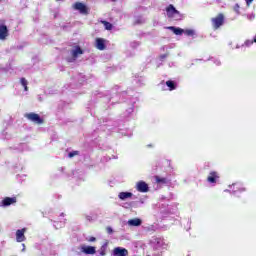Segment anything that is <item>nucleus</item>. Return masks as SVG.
<instances>
[{
	"label": "nucleus",
	"mask_w": 256,
	"mask_h": 256,
	"mask_svg": "<svg viewBox=\"0 0 256 256\" xmlns=\"http://www.w3.org/2000/svg\"><path fill=\"white\" fill-rule=\"evenodd\" d=\"M113 255L114 256H127V255H129V251H127V249L122 248V247H116L113 250Z\"/></svg>",
	"instance_id": "9d476101"
},
{
	"label": "nucleus",
	"mask_w": 256,
	"mask_h": 256,
	"mask_svg": "<svg viewBox=\"0 0 256 256\" xmlns=\"http://www.w3.org/2000/svg\"><path fill=\"white\" fill-rule=\"evenodd\" d=\"M8 35H9V30L7 29V26L0 25V40L5 41Z\"/></svg>",
	"instance_id": "9b49d317"
},
{
	"label": "nucleus",
	"mask_w": 256,
	"mask_h": 256,
	"mask_svg": "<svg viewBox=\"0 0 256 256\" xmlns=\"http://www.w3.org/2000/svg\"><path fill=\"white\" fill-rule=\"evenodd\" d=\"M234 11H235L236 13H239V4H235V6H234Z\"/></svg>",
	"instance_id": "b1692460"
},
{
	"label": "nucleus",
	"mask_w": 256,
	"mask_h": 256,
	"mask_svg": "<svg viewBox=\"0 0 256 256\" xmlns=\"http://www.w3.org/2000/svg\"><path fill=\"white\" fill-rule=\"evenodd\" d=\"M22 251H25V244H22Z\"/></svg>",
	"instance_id": "c756f323"
},
{
	"label": "nucleus",
	"mask_w": 256,
	"mask_h": 256,
	"mask_svg": "<svg viewBox=\"0 0 256 256\" xmlns=\"http://www.w3.org/2000/svg\"><path fill=\"white\" fill-rule=\"evenodd\" d=\"M71 55H72V58H68L69 63H73V61H76V59H77V57H79V55H83V50L81 49V47L75 46L71 50Z\"/></svg>",
	"instance_id": "20e7f679"
},
{
	"label": "nucleus",
	"mask_w": 256,
	"mask_h": 256,
	"mask_svg": "<svg viewBox=\"0 0 256 256\" xmlns=\"http://www.w3.org/2000/svg\"><path fill=\"white\" fill-rule=\"evenodd\" d=\"M106 231H107V233L111 234V233H113V228L107 227V228H106Z\"/></svg>",
	"instance_id": "393cba45"
},
{
	"label": "nucleus",
	"mask_w": 256,
	"mask_h": 256,
	"mask_svg": "<svg viewBox=\"0 0 256 256\" xmlns=\"http://www.w3.org/2000/svg\"><path fill=\"white\" fill-rule=\"evenodd\" d=\"M137 23H143V21H137Z\"/></svg>",
	"instance_id": "7c9ffc66"
},
{
	"label": "nucleus",
	"mask_w": 256,
	"mask_h": 256,
	"mask_svg": "<svg viewBox=\"0 0 256 256\" xmlns=\"http://www.w3.org/2000/svg\"><path fill=\"white\" fill-rule=\"evenodd\" d=\"M245 45H247V46H249V45H253V41H249V40H247V41L245 42Z\"/></svg>",
	"instance_id": "bb28decb"
},
{
	"label": "nucleus",
	"mask_w": 256,
	"mask_h": 256,
	"mask_svg": "<svg viewBox=\"0 0 256 256\" xmlns=\"http://www.w3.org/2000/svg\"><path fill=\"white\" fill-rule=\"evenodd\" d=\"M184 33H186L188 36L195 35V31L194 30H186V31H184Z\"/></svg>",
	"instance_id": "4be33fe9"
},
{
	"label": "nucleus",
	"mask_w": 256,
	"mask_h": 256,
	"mask_svg": "<svg viewBox=\"0 0 256 256\" xmlns=\"http://www.w3.org/2000/svg\"><path fill=\"white\" fill-rule=\"evenodd\" d=\"M241 191H245V188H241Z\"/></svg>",
	"instance_id": "2f4dec72"
},
{
	"label": "nucleus",
	"mask_w": 256,
	"mask_h": 256,
	"mask_svg": "<svg viewBox=\"0 0 256 256\" xmlns=\"http://www.w3.org/2000/svg\"><path fill=\"white\" fill-rule=\"evenodd\" d=\"M166 14L169 19H174L175 21H179L181 19V13L175 9V6L169 5L166 8Z\"/></svg>",
	"instance_id": "f257e3e1"
},
{
	"label": "nucleus",
	"mask_w": 256,
	"mask_h": 256,
	"mask_svg": "<svg viewBox=\"0 0 256 256\" xmlns=\"http://www.w3.org/2000/svg\"><path fill=\"white\" fill-rule=\"evenodd\" d=\"M99 256H105V250L103 248H101L99 252Z\"/></svg>",
	"instance_id": "a878e982"
},
{
	"label": "nucleus",
	"mask_w": 256,
	"mask_h": 256,
	"mask_svg": "<svg viewBox=\"0 0 256 256\" xmlns=\"http://www.w3.org/2000/svg\"><path fill=\"white\" fill-rule=\"evenodd\" d=\"M79 249L84 255H95L97 253V248L94 246L82 244Z\"/></svg>",
	"instance_id": "7ed1b4c3"
},
{
	"label": "nucleus",
	"mask_w": 256,
	"mask_h": 256,
	"mask_svg": "<svg viewBox=\"0 0 256 256\" xmlns=\"http://www.w3.org/2000/svg\"><path fill=\"white\" fill-rule=\"evenodd\" d=\"M136 189L140 193H147L149 191V185H147L145 181H139L136 184Z\"/></svg>",
	"instance_id": "1a4fd4ad"
},
{
	"label": "nucleus",
	"mask_w": 256,
	"mask_h": 256,
	"mask_svg": "<svg viewBox=\"0 0 256 256\" xmlns=\"http://www.w3.org/2000/svg\"><path fill=\"white\" fill-rule=\"evenodd\" d=\"M128 225L129 227H140L141 223H143V221L139 218H134V219H130L128 220Z\"/></svg>",
	"instance_id": "ddd939ff"
},
{
	"label": "nucleus",
	"mask_w": 256,
	"mask_h": 256,
	"mask_svg": "<svg viewBox=\"0 0 256 256\" xmlns=\"http://www.w3.org/2000/svg\"><path fill=\"white\" fill-rule=\"evenodd\" d=\"M102 23L107 31H111V29H113V24H111L107 21H102Z\"/></svg>",
	"instance_id": "f3484780"
},
{
	"label": "nucleus",
	"mask_w": 256,
	"mask_h": 256,
	"mask_svg": "<svg viewBox=\"0 0 256 256\" xmlns=\"http://www.w3.org/2000/svg\"><path fill=\"white\" fill-rule=\"evenodd\" d=\"M217 179H219V174L217 172H210L207 181L208 183H217Z\"/></svg>",
	"instance_id": "4468645a"
},
{
	"label": "nucleus",
	"mask_w": 256,
	"mask_h": 256,
	"mask_svg": "<svg viewBox=\"0 0 256 256\" xmlns=\"http://www.w3.org/2000/svg\"><path fill=\"white\" fill-rule=\"evenodd\" d=\"M254 43H256V37L254 38Z\"/></svg>",
	"instance_id": "473e14b6"
},
{
	"label": "nucleus",
	"mask_w": 256,
	"mask_h": 256,
	"mask_svg": "<svg viewBox=\"0 0 256 256\" xmlns=\"http://www.w3.org/2000/svg\"><path fill=\"white\" fill-rule=\"evenodd\" d=\"M77 155H79V151H73V152H70V153L68 154V157H69L70 159H72V157H75V156H77Z\"/></svg>",
	"instance_id": "412c9836"
},
{
	"label": "nucleus",
	"mask_w": 256,
	"mask_h": 256,
	"mask_svg": "<svg viewBox=\"0 0 256 256\" xmlns=\"http://www.w3.org/2000/svg\"><path fill=\"white\" fill-rule=\"evenodd\" d=\"M13 203H17V198L13 197V198H10V197H6L4 198V200L2 201V205L4 207H9V205H13Z\"/></svg>",
	"instance_id": "f8f14e48"
},
{
	"label": "nucleus",
	"mask_w": 256,
	"mask_h": 256,
	"mask_svg": "<svg viewBox=\"0 0 256 256\" xmlns=\"http://www.w3.org/2000/svg\"><path fill=\"white\" fill-rule=\"evenodd\" d=\"M224 21H225V18L223 16V14H219L215 18H212L213 28L219 29V27H221V25H223Z\"/></svg>",
	"instance_id": "39448f33"
},
{
	"label": "nucleus",
	"mask_w": 256,
	"mask_h": 256,
	"mask_svg": "<svg viewBox=\"0 0 256 256\" xmlns=\"http://www.w3.org/2000/svg\"><path fill=\"white\" fill-rule=\"evenodd\" d=\"M106 43H107V40L103 38H96L95 47L99 51H105V49H107Z\"/></svg>",
	"instance_id": "423d86ee"
},
{
	"label": "nucleus",
	"mask_w": 256,
	"mask_h": 256,
	"mask_svg": "<svg viewBox=\"0 0 256 256\" xmlns=\"http://www.w3.org/2000/svg\"><path fill=\"white\" fill-rule=\"evenodd\" d=\"M111 1H117V0H111Z\"/></svg>",
	"instance_id": "72a5a7b5"
},
{
	"label": "nucleus",
	"mask_w": 256,
	"mask_h": 256,
	"mask_svg": "<svg viewBox=\"0 0 256 256\" xmlns=\"http://www.w3.org/2000/svg\"><path fill=\"white\" fill-rule=\"evenodd\" d=\"M168 29H169L170 31H173V33H174L175 35H183V33H185V30H183V29H181V28H175L174 26H170V27H168Z\"/></svg>",
	"instance_id": "dca6fc26"
},
{
	"label": "nucleus",
	"mask_w": 256,
	"mask_h": 256,
	"mask_svg": "<svg viewBox=\"0 0 256 256\" xmlns=\"http://www.w3.org/2000/svg\"><path fill=\"white\" fill-rule=\"evenodd\" d=\"M253 3V0H246V5H251Z\"/></svg>",
	"instance_id": "cd10ccee"
},
{
	"label": "nucleus",
	"mask_w": 256,
	"mask_h": 256,
	"mask_svg": "<svg viewBox=\"0 0 256 256\" xmlns=\"http://www.w3.org/2000/svg\"><path fill=\"white\" fill-rule=\"evenodd\" d=\"M118 197H119V199H121V201H125V199H131V197H133V193H131V192H120Z\"/></svg>",
	"instance_id": "2eb2a0df"
},
{
	"label": "nucleus",
	"mask_w": 256,
	"mask_h": 256,
	"mask_svg": "<svg viewBox=\"0 0 256 256\" xmlns=\"http://www.w3.org/2000/svg\"><path fill=\"white\" fill-rule=\"evenodd\" d=\"M89 243H95V241H97V238H95V237H89V238H87L86 239Z\"/></svg>",
	"instance_id": "5701e85b"
},
{
	"label": "nucleus",
	"mask_w": 256,
	"mask_h": 256,
	"mask_svg": "<svg viewBox=\"0 0 256 256\" xmlns=\"http://www.w3.org/2000/svg\"><path fill=\"white\" fill-rule=\"evenodd\" d=\"M166 85H167V87H169L170 91H173V90L176 89V87H175V82H173V81H171V80L167 81V82H166Z\"/></svg>",
	"instance_id": "a211bd4d"
},
{
	"label": "nucleus",
	"mask_w": 256,
	"mask_h": 256,
	"mask_svg": "<svg viewBox=\"0 0 256 256\" xmlns=\"http://www.w3.org/2000/svg\"><path fill=\"white\" fill-rule=\"evenodd\" d=\"M216 65H221V61H219V60H216Z\"/></svg>",
	"instance_id": "c85d7f7f"
},
{
	"label": "nucleus",
	"mask_w": 256,
	"mask_h": 256,
	"mask_svg": "<svg viewBox=\"0 0 256 256\" xmlns=\"http://www.w3.org/2000/svg\"><path fill=\"white\" fill-rule=\"evenodd\" d=\"M27 84V80L25 78H21V85L24 87V91H28Z\"/></svg>",
	"instance_id": "aec40b11"
},
{
	"label": "nucleus",
	"mask_w": 256,
	"mask_h": 256,
	"mask_svg": "<svg viewBox=\"0 0 256 256\" xmlns=\"http://www.w3.org/2000/svg\"><path fill=\"white\" fill-rule=\"evenodd\" d=\"M26 119H28V121H31L32 123H36V125H43V118H41V116H39V114L37 113H27L25 114Z\"/></svg>",
	"instance_id": "f03ea898"
},
{
	"label": "nucleus",
	"mask_w": 256,
	"mask_h": 256,
	"mask_svg": "<svg viewBox=\"0 0 256 256\" xmlns=\"http://www.w3.org/2000/svg\"><path fill=\"white\" fill-rule=\"evenodd\" d=\"M27 232V228H22L16 231V241L17 243H23L25 241V233Z\"/></svg>",
	"instance_id": "0eeeda50"
},
{
	"label": "nucleus",
	"mask_w": 256,
	"mask_h": 256,
	"mask_svg": "<svg viewBox=\"0 0 256 256\" xmlns=\"http://www.w3.org/2000/svg\"><path fill=\"white\" fill-rule=\"evenodd\" d=\"M155 179H156V183H163V184L167 183V178H161L159 176H156Z\"/></svg>",
	"instance_id": "6ab92c4d"
},
{
	"label": "nucleus",
	"mask_w": 256,
	"mask_h": 256,
	"mask_svg": "<svg viewBox=\"0 0 256 256\" xmlns=\"http://www.w3.org/2000/svg\"><path fill=\"white\" fill-rule=\"evenodd\" d=\"M73 9H75L76 11H80L82 15H87V6H85V4L81 2H76L75 4H73Z\"/></svg>",
	"instance_id": "6e6552de"
}]
</instances>
